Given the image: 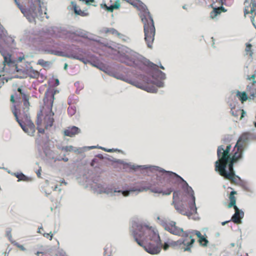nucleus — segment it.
<instances>
[{
  "label": "nucleus",
  "mask_w": 256,
  "mask_h": 256,
  "mask_svg": "<svg viewBox=\"0 0 256 256\" xmlns=\"http://www.w3.org/2000/svg\"><path fill=\"white\" fill-rule=\"evenodd\" d=\"M193 232L199 238L202 236L200 232L198 231L195 230V231H194Z\"/></svg>",
  "instance_id": "nucleus-47"
},
{
  "label": "nucleus",
  "mask_w": 256,
  "mask_h": 256,
  "mask_svg": "<svg viewBox=\"0 0 256 256\" xmlns=\"http://www.w3.org/2000/svg\"><path fill=\"white\" fill-rule=\"evenodd\" d=\"M60 185H62V184H64V185L67 184V182L64 180H60Z\"/></svg>",
  "instance_id": "nucleus-53"
},
{
  "label": "nucleus",
  "mask_w": 256,
  "mask_h": 256,
  "mask_svg": "<svg viewBox=\"0 0 256 256\" xmlns=\"http://www.w3.org/2000/svg\"><path fill=\"white\" fill-rule=\"evenodd\" d=\"M198 241L200 244L202 246H206L208 243V240L203 236L199 238Z\"/></svg>",
  "instance_id": "nucleus-37"
},
{
  "label": "nucleus",
  "mask_w": 256,
  "mask_h": 256,
  "mask_svg": "<svg viewBox=\"0 0 256 256\" xmlns=\"http://www.w3.org/2000/svg\"><path fill=\"white\" fill-rule=\"evenodd\" d=\"M91 188L94 192L100 194H106L110 196L118 199L128 196L131 192L136 191L142 192L150 190L154 193L162 194L163 195H170L173 190L172 188H169L166 190L163 191L161 188L153 187L152 186L142 187L140 188H132L129 190H121L118 186H107L101 183L96 182L93 183Z\"/></svg>",
  "instance_id": "nucleus-2"
},
{
  "label": "nucleus",
  "mask_w": 256,
  "mask_h": 256,
  "mask_svg": "<svg viewBox=\"0 0 256 256\" xmlns=\"http://www.w3.org/2000/svg\"><path fill=\"white\" fill-rule=\"evenodd\" d=\"M252 44L248 43L246 44V52L247 54H249L251 57L252 56V52L251 50Z\"/></svg>",
  "instance_id": "nucleus-36"
},
{
  "label": "nucleus",
  "mask_w": 256,
  "mask_h": 256,
  "mask_svg": "<svg viewBox=\"0 0 256 256\" xmlns=\"http://www.w3.org/2000/svg\"><path fill=\"white\" fill-rule=\"evenodd\" d=\"M80 132V130L75 126L69 127L64 131V134L66 136L72 137Z\"/></svg>",
  "instance_id": "nucleus-19"
},
{
  "label": "nucleus",
  "mask_w": 256,
  "mask_h": 256,
  "mask_svg": "<svg viewBox=\"0 0 256 256\" xmlns=\"http://www.w3.org/2000/svg\"><path fill=\"white\" fill-rule=\"evenodd\" d=\"M130 168L133 170H146L149 174L150 172L154 173L156 176V180L160 184L174 183L184 180L174 172L166 171L158 166H135L130 165Z\"/></svg>",
  "instance_id": "nucleus-7"
},
{
  "label": "nucleus",
  "mask_w": 256,
  "mask_h": 256,
  "mask_svg": "<svg viewBox=\"0 0 256 256\" xmlns=\"http://www.w3.org/2000/svg\"><path fill=\"white\" fill-rule=\"evenodd\" d=\"M235 194H236V192H235V191H232L230 193V196H229L230 202L228 204V208H231L232 206H234H234H236V199L234 196Z\"/></svg>",
  "instance_id": "nucleus-29"
},
{
  "label": "nucleus",
  "mask_w": 256,
  "mask_h": 256,
  "mask_svg": "<svg viewBox=\"0 0 256 256\" xmlns=\"http://www.w3.org/2000/svg\"><path fill=\"white\" fill-rule=\"evenodd\" d=\"M256 81L254 80L253 83L247 86L246 91L249 94L252 96L254 97L256 94Z\"/></svg>",
  "instance_id": "nucleus-23"
},
{
  "label": "nucleus",
  "mask_w": 256,
  "mask_h": 256,
  "mask_svg": "<svg viewBox=\"0 0 256 256\" xmlns=\"http://www.w3.org/2000/svg\"><path fill=\"white\" fill-rule=\"evenodd\" d=\"M66 53H68L69 54L78 56L81 58L80 60L78 59V60L82 62L84 64H86L87 62V60L84 57L83 51L80 48H75V50H72V52H66Z\"/></svg>",
  "instance_id": "nucleus-20"
},
{
  "label": "nucleus",
  "mask_w": 256,
  "mask_h": 256,
  "mask_svg": "<svg viewBox=\"0 0 256 256\" xmlns=\"http://www.w3.org/2000/svg\"><path fill=\"white\" fill-rule=\"evenodd\" d=\"M130 230L135 240L140 246H142V242L139 239L144 238V236L151 242L156 243V244H161L158 231L154 228L134 222H132Z\"/></svg>",
  "instance_id": "nucleus-6"
},
{
  "label": "nucleus",
  "mask_w": 256,
  "mask_h": 256,
  "mask_svg": "<svg viewBox=\"0 0 256 256\" xmlns=\"http://www.w3.org/2000/svg\"><path fill=\"white\" fill-rule=\"evenodd\" d=\"M24 56H20L18 58V60L19 62H22V60H24Z\"/></svg>",
  "instance_id": "nucleus-52"
},
{
  "label": "nucleus",
  "mask_w": 256,
  "mask_h": 256,
  "mask_svg": "<svg viewBox=\"0 0 256 256\" xmlns=\"http://www.w3.org/2000/svg\"><path fill=\"white\" fill-rule=\"evenodd\" d=\"M38 64L43 66H46L48 65V62L44 61V60L40 59L38 60Z\"/></svg>",
  "instance_id": "nucleus-39"
},
{
  "label": "nucleus",
  "mask_w": 256,
  "mask_h": 256,
  "mask_svg": "<svg viewBox=\"0 0 256 256\" xmlns=\"http://www.w3.org/2000/svg\"><path fill=\"white\" fill-rule=\"evenodd\" d=\"M40 230H42V226L38 228V233H41V232H40Z\"/></svg>",
  "instance_id": "nucleus-59"
},
{
  "label": "nucleus",
  "mask_w": 256,
  "mask_h": 256,
  "mask_svg": "<svg viewBox=\"0 0 256 256\" xmlns=\"http://www.w3.org/2000/svg\"><path fill=\"white\" fill-rule=\"evenodd\" d=\"M106 9L109 11L112 12L114 9H118L120 6V0H116L114 4H112L108 6L106 4L104 5Z\"/></svg>",
  "instance_id": "nucleus-30"
},
{
  "label": "nucleus",
  "mask_w": 256,
  "mask_h": 256,
  "mask_svg": "<svg viewBox=\"0 0 256 256\" xmlns=\"http://www.w3.org/2000/svg\"><path fill=\"white\" fill-rule=\"evenodd\" d=\"M100 148L104 150L105 152H116V151L118 150L117 149H113V148L112 149H107V148H102V147H100Z\"/></svg>",
  "instance_id": "nucleus-44"
},
{
  "label": "nucleus",
  "mask_w": 256,
  "mask_h": 256,
  "mask_svg": "<svg viewBox=\"0 0 256 256\" xmlns=\"http://www.w3.org/2000/svg\"><path fill=\"white\" fill-rule=\"evenodd\" d=\"M58 148L62 150H64L66 152H74L81 153L82 152V148H77L72 146H68L62 147L58 146Z\"/></svg>",
  "instance_id": "nucleus-21"
},
{
  "label": "nucleus",
  "mask_w": 256,
  "mask_h": 256,
  "mask_svg": "<svg viewBox=\"0 0 256 256\" xmlns=\"http://www.w3.org/2000/svg\"><path fill=\"white\" fill-rule=\"evenodd\" d=\"M103 34H110L114 36H118L119 32L114 28H104L100 30Z\"/></svg>",
  "instance_id": "nucleus-26"
},
{
  "label": "nucleus",
  "mask_w": 256,
  "mask_h": 256,
  "mask_svg": "<svg viewBox=\"0 0 256 256\" xmlns=\"http://www.w3.org/2000/svg\"><path fill=\"white\" fill-rule=\"evenodd\" d=\"M40 116H41V114H38V120L36 122V124L38 126L40 125L42 123V120H40V118H41Z\"/></svg>",
  "instance_id": "nucleus-45"
},
{
  "label": "nucleus",
  "mask_w": 256,
  "mask_h": 256,
  "mask_svg": "<svg viewBox=\"0 0 256 256\" xmlns=\"http://www.w3.org/2000/svg\"><path fill=\"white\" fill-rule=\"evenodd\" d=\"M160 244H156V243L150 242L148 244L144 246V248L148 253L152 254H156L160 252ZM142 246H143L142 245Z\"/></svg>",
  "instance_id": "nucleus-14"
},
{
  "label": "nucleus",
  "mask_w": 256,
  "mask_h": 256,
  "mask_svg": "<svg viewBox=\"0 0 256 256\" xmlns=\"http://www.w3.org/2000/svg\"><path fill=\"white\" fill-rule=\"evenodd\" d=\"M54 100V93L52 92H46L44 98V106L40 112L44 114V122L46 128H48L52 126L54 122V112L52 109Z\"/></svg>",
  "instance_id": "nucleus-9"
},
{
  "label": "nucleus",
  "mask_w": 256,
  "mask_h": 256,
  "mask_svg": "<svg viewBox=\"0 0 256 256\" xmlns=\"http://www.w3.org/2000/svg\"><path fill=\"white\" fill-rule=\"evenodd\" d=\"M14 175L18 178V181H28V178L22 173H14Z\"/></svg>",
  "instance_id": "nucleus-31"
},
{
  "label": "nucleus",
  "mask_w": 256,
  "mask_h": 256,
  "mask_svg": "<svg viewBox=\"0 0 256 256\" xmlns=\"http://www.w3.org/2000/svg\"><path fill=\"white\" fill-rule=\"evenodd\" d=\"M68 66V64H64V69L65 70H66L67 69Z\"/></svg>",
  "instance_id": "nucleus-60"
},
{
  "label": "nucleus",
  "mask_w": 256,
  "mask_h": 256,
  "mask_svg": "<svg viewBox=\"0 0 256 256\" xmlns=\"http://www.w3.org/2000/svg\"><path fill=\"white\" fill-rule=\"evenodd\" d=\"M240 114H241L240 118H242L244 116V115L246 114V112L244 110H241V112H240Z\"/></svg>",
  "instance_id": "nucleus-51"
},
{
  "label": "nucleus",
  "mask_w": 256,
  "mask_h": 256,
  "mask_svg": "<svg viewBox=\"0 0 256 256\" xmlns=\"http://www.w3.org/2000/svg\"><path fill=\"white\" fill-rule=\"evenodd\" d=\"M172 204L176 210L182 215L190 217L192 214H197V210L196 212L191 210L188 204V200L186 199L185 196L182 198L181 202L173 201Z\"/></svg>",
  "instance_id": "nucleus-11"
},
{
  "label": "nucleus",
  "mask_w": 256,
  "mask_h": 256,
  "mask_svg": "<svg viewBox=\"0 0 256 256\" xmlns=\"http://www.w3.org/2000/svg\"><path fill=\"white\" fill-rule=\"evenodd\" d=\"M18 92H20V94L22 96V98L24 102V104L26 108L29 106V102H28V96L26 94L25 92L24 89L21 88H18Z\"/></svg>",
  "instance_id": "nucleus-22"
},
{
  "label": "nucleus",
  "mask_w": 256,
  "mask_h": 256,
  "mask_svg": "<svg viewBox=\"0 0 256 256\" xmlns=\"http://www.w3.org/2000/svg\"><path fill=\"white\" fill-rule=\"evenodd\" d=\"M156 221L157 223L164 227L165 230L173 234L182 237L176 242H172L171 245L179 246L180 248L184 251H190L195 240L192 236H189V232H184L182 228L176 226V222L169 220L164 218L157 216Z\"/></svg>",
  "instance_id": "nucleus-3"
},
{
  "label": "nucleus",
  "mask_w": 256,
  "mask_h": 256,
  "mask_svg": "<svg viewBox=\"0 0 256 256\" xmlns=\"http://www.w3.org/2000/svg\"><path fill=\"white\" fill-rule=\"evenodd\" d=\"M0 54L4 58L3 64L4 65H10L13 63L12 55L9 52L6 50L4 46L0 45Z\"/></svg>",
  "instance_id": "nucleus-15"
},
{
  "label": "nucleus",
  "mask_w": 256,
  "mask_h": 256,
  "mask_svg": "<svg viewBox=\"0 0 256 256\" xmlns=\"http://www.w3.org/2000/svg\"><path fill=\"white\" fill-rule=\"evenodd\" d=\"M256 76V74H252L251 76H248L247 79L248 80H250L251 79L254 80Z\"/></svg>",
  "instance_id": "nucleus-49"
},
{
  "label": "nucleus",
  "mask_w": 256,
  "mask_h": 256,
  "mask_svg": "<svg viewBox=\"0 0 256 256\" xmlns=\"http://www.w3.org/2000/svg\"><path fill=\"white\" fill-rule=\"evenodd\" d=\"M230 150H231L230 144H228L226 148L224 145L218 146L217 150L218 160L215 162V170L225 178L237 184L240 181V178L235 174L234 168H232L231 170L228 168V171L226 170L230 158L228 154Z\"/></svg>",
  "instance_id": "nucleus-5"
},
{
  "label": "nucleus",
  "mask_w": 256,
  "mask_h": 256,
  "mask_svg": "<svg viewBox=\"0 0 256 256\" xmlns=\"http://www.w3.org/2000/svg\"><path fill=\"white\" fill-rule=\"evenodd\" d=\"M38 1L39 4L38 8L31 1L30 8H26L25 13H24V16L30 22H34L36 18L40 17V18H43L45 15L46 18H48L46 12V9L44 8H42L40 4V0H38Z\"/></svg>",
  "instance_id": "nucleus-10"
},
{
  "label": "nucleus",
  "mask_w": 256,
  "mask_h": 256,
  "mask_svg": "<svg viewBox=\"0 0 256 256\" xmlns=\"http://www.w3.org/2000/svg\"><path fill=\"white\" fill-rule=\"evenodd\" d=\"M12 244H14L20 250L22 251H25L26 249L24 248V246L22 245L18 244V242H12Z\"/></svg>",
  "instance_id": "nucleus-40"
},
{
  "label": "nucleus",
  "mask_w": 256,
  "mask_h": 256,
  "mask_svg": "<svg viewBox=\"0 0 256 256\" xmlns=\"http://www.w3.org/2000/svg\"><path fill=\"white\" fill-rule=\"evenodd\" d=\"M178 192H174L173 193V201H175L174 200L176 198L178 197Z\"/></svg>",
  "instance_id": "nucleus-48"
},
{
  "label": "nucleus",
  "mask_w": 256,
  "mask_h": 256,
  "mask_svg": "<svg viewBox=\"0 0 256 256\" xmlns=\"http://www.w3.org/2000/svg\"><path fill=\"white\" fill-rule=\"evenodd\" d=\"M236 148H237L236 151L234 152L233 156L232 158H230V151L228 152V156H230L228 162V168H229L230 169H232L234 166V164L237 161H238L240 158L242 157V146H236Z\"/></svg>",
  "instance_id": "nucleus-13"
},
{
  "label": "nucleus",
  "mask_w": 256,
  "mask_h": 256,
  "mask_svg": "<svg viewBox=\"0 0 256 256\" xmlns=\"http://www.w3.org/2000/svg\"><path fill=\"white\" fill-rule=\"evenodd\" d=\"M71 4L72 6L74 13L82 16H88V13L84 11H82L80 8H78L76 6V4L74 2H71Z\"/></svg>",
  "instance_id": "nucleus-24"
},
{
  "label": "nucleus",
  "mask_w": 256,
  "mask_h": 256,
  "mask_svg": "<svg viewBox=\"0 0 256 256\" xmlns=\"http://www.w3.org/2000/svg\"><path fill=\"white\" fill-rule=\"evenodd\" d=\"M252 6H247L248 4V2L247 0L244 2L245 8L244 10V15L248 14H252L254 12L256 11V0H252Z\"/></svg>",
  "instance_id": "nucleus-17"
},
{
  "label": "nucleus",
  "mask_w": 256,
  "mask_h": 256,
  "mask_svg": "<svg viewBox=\"0 0 256 256\" xmlns=\"http://www.w3.org/2000/svg\"><path fill=\"white\" fill-rule=\"evenodd\" d=\"M58 188V185H56L54 189V190H56Z\"/></svg>",
  "instance_id": "nucleus-64"
},
{
  "label": "nucleus",
  "mask_w": 256,
  "mask_h": 256,
  "mask_svg": "<svg viewBox=\"0 0 256 256\" xmlns=\"http://www.w3.org/2000/svg\"><path fill=\"white\" fill-rule=\"evenodd\" d=\"M11 232L12 230L10 228H8L6 230V236L8 238V240L12 242L14 241L12 240Z\"/></svg>",
  "instance_id": "nucleus-38"
},
{
  "label": "nucleus",
  "mask_w": 256,
  "mask_h": 256,
  "mask_svg": "<svg viewBox=\"0 0 256 256\" xmlns=\"http://www.w3.org/2000/svg\"><path fill=\"white\" fill-rule=\"evenodd\" d=\"M222 141L224 142H226L227 141H228V140H227L226 138H223L222 139Z\"/></svg>",
  "instance_id": "nucleus-63"
},
{
  "label": "nucleus",
  "mask_w": 256,
  "mask_h": 256,
  "mask_svg": "<svg viewBox=\"0 0 256 256\" xmlns=\"http://www.w3.org/2000/svg\"><path fill=\"white\" fill-rule=\"evenodd\" d=\"M40 171H41V168H39L38 171L36 172V174L38 178L40 177Z\"/></svg>",
  "instance_id": "nucleus-54"
},
{
  "label": "nucleus",
  "mask_w": 256,
  "mask_h": 256,
  "mask_svg": "<svg viewBox=\"0 0 256 256\" xmlns=\"http://www.w3.org/2000/svg\"><path fill=\"white\" fill-rule=\"evenodd\" d=\"M96 146H88V147H84L83 148H86V149H88V150H90V149H92V148H96Z\"/></svg>",
  "instance_id": "nucleus-55"
},
{
  "label": "nucleus",
  "mask_w": 256,
  "mask_h": 256,
  "mask_svg": "<svg viewBox=\"0 0 256 256\" xmlns=\"http://www.w3.org/2000/svg\"><path fill=\"white\" fill-rule=\"evenodd\" d=\"M127 2L140 11V16L144 24V40L148 47L152 48L154 39L156 29L150 12L146 6L139 0H127Z\"/></svg>",
  "instance_id": "nucleus-4"
},
{
  "label": "nucleus",
  "mask_w": 256,
  "mask_h": 256,
  "mask_svg": "<svg viewBox=\"0 0 256 256\" xmlns=\"http://www.w3.org/2000/svg\"><path fill=\"white\" fill-rule=\"evenodd\" d=\"M224 12V8L222 6L218 8H214L210 13V17L212 18H215L218 14H220L222 11Z\"/></svg>",
  "instance_id": "nucleus-27"
},
{
  "label": "nucleus",
  "mask_w": 256,
  "mask_h": 256,
  "mask_svg": "<svg viewBox=\"0 0 256 256\" xmlns=\"http://www.w3.org/2000/svg\"><path fill=\"white\" fill-rule=\"evenodd\" d=\"M43 235L44 236H45L46 238H48V236H50V240H52V234L51 232L50 234L44 233L43 234Z\"/></svg>",
  "instance_id": "nucleus-46"
},
{
  "label": "nucleus",
  "mask_w": 256,
  "mask_h": 256,
  "mask_svg": "<svg viewBox=\"0 0 256 256\" xmlns=\"http://www.w3.org/2000/svg\"><path fill=\"white\" fill-rule=\"evenodd\" d=\"M38 131L40 133H44V129H43V128H38Z\"/></svg>",
  "instance_id": "nucleus-56"
},
{
  "label": "nucleus",
  "mask_w": 256,
  "mask_h": 256,
  "mask_svg": "<svg viewBox=\"0 0 256 256\" xmlns=\"http://www.w3.org/2000/svg\"><path fill=\"white\" fill-rule=\"evenodd\" d=\"M117 36L124 42H129L130 41V38L128 36L120 32L118 33Z\"/></svg>",
  "instance_id": "nucleus-33"
},
{
  "label": "nucleus",
  "mask_w": 256,
  "mask_h": 256,
  "mask_svg": "<svg viewBox=\"0 0 256 256\" xmlns=\"http://www.w3.org/2000/svg\"><path fill=\"white\" fill-rule=\"evenodd\" d=\"M249 138V134L247 133L243 134L239 138L235 147L238 146H244V144L246 143Z\"/></svg>",
  "instance_id": "nucleus-25"
},
{
  "label": "nucleus",
  "mask_w": 256,
  "mask_h": 256,
  "mask_svg": "<svg viewBox=\"0 0 256 256\" xmlns=\"http://www.w3.org/2000/svg\"><path fill=\"white\" fill-rule=\"evenodd\" d=\"M230 246L231 247H234L235 246V244L234 243H231L230 244Z\"/></svg>",
  "instance_id": "nucleus-62"
},
{
  "label": "nucleus",
  "mask_w": 256,
  "mask_h": 256,
  "mask_svg": "<svg viewBox=\"0 0 256 256\" xmlns=\"http://www.w3.org/2000/svg\"><path fill=\"white\" fill-rule=\"evenodd\" d=\"M58 160H63L64 162H68V158H62V159H59Z\"/></svg>",
  "instance_id": "nucleus-57"
},
{
  "label": "nucleus",
  "mask_w": 256,
  "mask_h": 256,
  "mask_svg": "<svg viewBox=\"0 0 256 256\" xmlns=\"http://www.w3.org/2000/svg\"><path fill=\"white\" fill-rule=\"evenodd\" d=\"M10 101L12 102H14V96H10Z\"/></svg>",
  "instance_id": "nucleus-58"
},
{
  "label": "nucleus",
  "mask_w": 256,
  "mask_h": 256,
  "mask_svg": "<svg viewBox=\"0 0 256 256\" xmlns=\"http://www.w3.org/2000/svg\"><path fill=\"white\" fill-rule=\"evenodd\" d=\"M50 52L51 54H55V55L62 56H65V57H67L68 58H72V59H80V58H81L78 56H77L74 55V54H69L68 53L61 52V51L52 50H50Z\"/></svg>",
  "instance_id": "nucleus-18"
},
{
  "label": "nucleus",
  "mask_w": 256,
  "mask_h": 256,
  "mask_svg": "<svg viewBox=\"0 0 256 256\" xmlns=\"http://www.w3.org/2000/svg\"><path fill=\"white\" fill-rule=\"evenodd\" d=\"M76 35L81 37H86L88 36V33L86 31L82 30H79L75 32Z\"/></svg>",
  "instance_id": "nucleus-34"
},
{
  "label": "nucleus",
  "mask_w": 256,
  "mask_h": 256,
  "mask_svg": "<svg viewBox=\"0 0 256 256\" xmlns=\"http://www.w3.org/2000/svg\"><path fill=\"white\" fill-rule=\"evenodd\" d=\"M229 221H226V222H222V226H224L225 225L226 223H228Z\"/></svg>",
  "instance_id": "nucleus-61"
},
{
  "label": "nucleus",
  "mask_w": 256,
  "mask_h": 256,
  "mask_svg": "<svg viewBox=\"0 0 256 256\" xmlns=\"http://www.w3.org/2000/svg\"><path fill=\"white\" fill-rule=\"evenodd\" d=\"M234 209L235 213L232 216V220L236 224H240L241 222V219L244 217V213L242 210H240L236 206H234Z\"/></svg>",
  "instance_id": "nucleus-16"
},
{
  "label": "nucleus",
  "mask_w": 256,
  "mask_h": 256,
  "mask_svg": "<svg viewBox=\"0 0 256 256\" xmlns=\"http://www.w3.org/2000/svg\"><path fill=\"white\" fill-rule=\"evenodd\" d=\"M27 74L28 76L32 78H38L40 73L38 71L34 70L32 67L27 69Z\"/></svg>",
  "instance_id": "nucleus-28"
},
{
  "label": "nucleus",
  "mask_w": 256,
  "mask_h": 256,
  "mask_svg": "<svg viewBox=\"0 0 256 256\" xmlns=\"http://www.w3.org/2000/svg\"><path fill=\"white\" fill-rule=\"evenodd\" d=\"M68 114L72 116L76 112V108L75 106H70L68 108Z\"/></svg>",
  "instance_id": "nucleus-35"
},
{
  "label": "nucleus",
  "mask_w": 256,
  "mask_h": 256,
  "mask_svg": "<svg viewBox=\"0 0 256 256\" xmlns=\"http://www.w3.org/2000/svg\"><path fill=\"white\" fill-rule=\"evenodd\" d=\"M169 246L170 245L168 244L165 243L164 246L163 248L164 249V250H166L168 248Z\"/></svg>",
  "instance_id": "nucleus-50"
},
{
  "label": "nucleus",
  "mask_w": 256,
  "mask_h": 256,
  "mask_svg": "<svg viewBox=\"0 0 256 256\" xmlns=\"http://www.w3.org/2000/svg\"><path fill=\"white\" fill-rule=\"evenodd\" d=\"M18 6V7L20 8L21 12L24 14V13H25V11L26 10V8H24L22 6L19 2L16 4Z\"/></svg>",
  "instance_id": "nucleus-43"
},
{
  "label": "nucleus",
  "mask_w": 256,
  "mask_h": 256,
  "mask_svg": "<svg viewBox=\"0 0 256 256\" xmlns=\"http://www.w3.org/2000/svg\"><path fill=\"white\" fill-rule=\"evenodd\" d=\"M118 53L119 54L118 57L119 60L128 66L140 69L144 68L146 66L152 68V79L142 74L138 75L134 78H132L130 76V72L126 68H120L118 70H108V69L105 70L104 69V66H103L92 64L94 66L104 71L111 76L124 81L149 92L154 93L157 92L156 88L154 86H149L150 84H153L159 88L164 86V82L158 79L164 80L166 78V76L164 72L157 68L158 66L150 62L140 54L126 46H118Z\"/></svg>",
  "instance_id": "nucleus-1"
},
{
  "label": "nucleus",
  "mask_w": 256,
  "mask_h": 256,
  "mask_svg": "<svg viewBox=\"0 0 256 256\" xmlns=\"http://www.w3.org/2000/svg\"><path fill=\"white\" fill-rule=\"evenodd\" d=\"M236 96L240 98L242 102L248 99L247 95L245 92L241 93L238 91L236 94Z\"/></svg>",
  "instance_id": "nucleus-32"
},
{
  "label": "nucleus",
  "mask_w": 256,
  "mask_h": 256,
  "mask_svg": "<svg viewBox=\"0 0 256 256\" xmlns=\"http://www.w3.org/2000/svg\"><path fill=\"white\" fill-rule=\"evenodd\" d=\"M28 108H24V110L22 112L20 110H18L19 114H18V109L16 106H14V108L12 109L13 114H14L16 119L22 130L28 135L32 136L35 132V126L33 122L30 119V116L27 113Z\"/></svg>",
  "instance_id": "nucleus-8"
},
{
  "label": "nucleus",
  "mask_w": 256,
  "mask_h": 256,
  "mask_svg": "<svg viewBox=\"0 0 256 256\" xmlns=\"http://www.w3.org/2000/svg\"><path fill=\"white\" fill-rule=\"evenodd\" d=\"M182 182H184V185L182 186L184 190V192L187 194L186 198H185L186 199L188 200V204L192 210L196 212L197 208L196 206V198L194 196V192L192 188L188 186L186 181L184 180V181Z\"/></svg>",
  "instance_id": "nucleus-12"
},
{
  "label": "nucleus",
  "mask_w": 256,
  "mask_h": 256,
  "mask_svg": "<svg viewBox=\"0 0 256 256\" xmlns=\"http://www.w3.org/2000/svg\"><path fill=\"white\" fill-rule=\"evenodd\" d=\"M241 112V110H239L236 112H234L232 109L230 111V112L234 116H236V117H238V116L240 114V112Z\"/></svg>",
  "instance_id": "nucleus-41"
},
{
  "label": "nucleus",
  "mask_w": 256,
  "mask_h": 256,
  "mask_svg": "<svg viewBox=\"0 0 256 256\" xmlns=\"http://www.w3.org/2000/svg\"><path fill=\"white\" fill-rule=\"evenodd\" d=\"M110 248V246H106L104 248V256H110L111 254L110 252H108V250Z\"/></svg>",
  "instance_id": "nucleus-42"
}]
</instances>
